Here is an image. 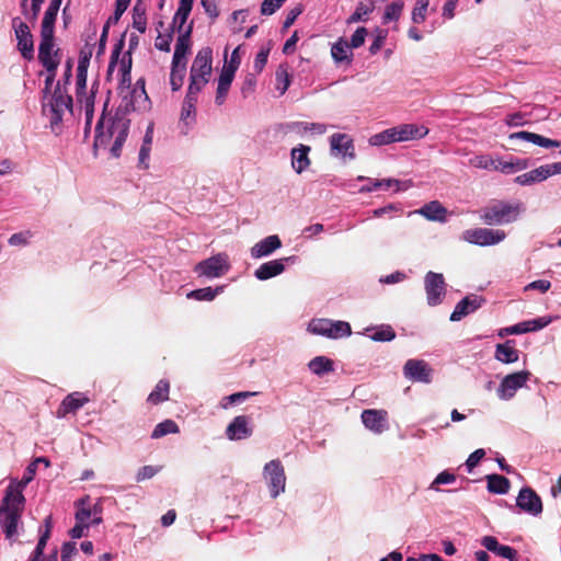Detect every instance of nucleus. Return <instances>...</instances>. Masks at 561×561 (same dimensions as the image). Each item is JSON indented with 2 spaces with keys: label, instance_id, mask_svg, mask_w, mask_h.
<instances>
[{
  "label": "nucleus",
  "instance_id": "f257e3e1",
  "mask_svg": "<svg viewBox=\"0 0 561 561\" xmlns=\"http://www.w3.org/2000/svg\"><path fill=\"white\" fill-rule=\"evenodd\" d=\"M130 121L124 116L116 114L113 117H100L95 126L94 152L102 148L108 150L111 157L119 158L123 145L125 144L129 133Z\"/></svg>",
  "mask_w": 561,
  "mask_h": 561
},
{
  "label": "nucleus",
  "instance_id": "f03ea898",
  "mask_svg": "<svg viewBox=\"0 0 561 561\" xmlns=\"http://www.w3.org/2000/svg\"><path fill=\"white\" fill-rule=\"evenodd\" d=\"M24 488L25 483L10 484L0 503V525L9 540L14 539L18 535V525L25 506Z\"/></svg>",
  "mask_w": 561,
  "mask_h": 561
},
{
  "label": "nucleus",
  "instance_id": "7ed1b4c3",
  "mask_svg": "<svg viewBox=\"0 0 561 561\" xmlns=\"http://www.w3.org/2000/svg\"><path fill=\"white\" fill-rule=\"evenodd\" d=\"M524 210L522 202L507 203L502 199H494L479 210V217L489 226L508 225L515 222Z\"/></svg>",
  "mask_w": 561,
  "mask_h": 561
},
{
  "label": "nucleus",
  "instance_id": "20e7f679",
  "mask_svg": "<svg viewBox=\"0 0 561 561\" xmlns=\"http://www.w3.org/2000/svg\"><path fill=\"white\" fill-rule=\"evenodd\" d=\"M66 111H72V98L62 90L58 81L48 103L43 104V113L49 118L50 125H58L62 121Z\"/></svg>",
  "mask_w": 561,
  "mask_h": 561
},
{
  "label": "nucleus",
  "instance_id": "39448f33",
  "mask_svg": "<svg viewBox=\"0 0 561 561\" xmlns=\"http://www.w3.org/2000/svg\"><path fill=\"white\" fill-rule=\"evenodd\" d=\"M264 479L266 480L272 497H277L285 491L286 476L279 459H274L264 466Z\"/></svg>",
  "mask_w": 561,
  "mask_h": 561
},
{
  "label": "nucleus",
  "instance_id": "423d86ee",
  "mask_svg": "<svg viewBox=\"0 0 561 561\" xmlns=\"http://www.w3.org/2000/svg\"><path fill=\"white\" fill-rule=\"evenodd\" d=\"M462 238L469 243L486 247L502 242L506 238V233L503 230L472 228L463 231Z\"/></svg>",
  "mask_w": 561,
  "mask_h": 561
},
{
  "label": "nucleus",
  "instance_id": "0eeeda50",
  "mask_svg": "<svg viewBox=\"0 0 561 561\" xmlns=\"http://www.w3.org/2000/svg\"><path fill=\"white\" fill-rule=\"evenodd\" d=\"M427 304L437 306L446 294V283L443 274L430 271L424 277Z\"/></svg>",
  "mask_w": 561,
  "mask_h": 561
},
{
  "label": "nucleus",
  "instance_id": "6e6552de",
  "mask_svg": "<svg viewBox=\"0 0 561 561\" xmlns=\"http://www.w3.org/2000/svg\"><path fill=\"white\" fill-rule=\"evenodd\" d=\"M530 375V371L522 370L505 376L502 379L496 391L499 398L502 400L512 399L515 396L516 391L526 385Z\"/></svg>",
  "mask_w": 561,
  "mask_h": 561
},
{
  "label": "nucleus",
  "instance_id": "1a4fd4ad",
  "mask_svg": "<svg viewBox=\"0 0 561 561\" xmlns=\"http://www.w3.org/2000/svg\"><path fill=\"white\" fill-rule=\"evenodd\" d=\"M12 25L18 39V49L26 60L34 58V41L28 25L19 18L12 20Z\"/></svg>",
  "mask_w": 561,
  "mask_h": 561
},
{
  "label": "nucleus",
  "instance_id": "9d476101",
  "mask_svg": "<svg viewBox=\"0 0 561 561\" xmlns=\"http://www.w3.org/2000/svg\"><path fill=\"white\" fill-rule=\"evenodd\" d=\"M229 268L230 264L228 262L227 255L220 253L199 262L195 267V272H197L199 275L214 278L225 275Z\"/></svg>",
  "mask_w": 561,
  "mask_h": 561
},
{
  "label": "nucleus",
  "instance_id": "9b49d317",
  "mask_svg": "<svg viewBox=\"0 0 561 561\" xmlns=\"http://www.w3.org/2000/svg\"><path fill=\"white\" fill-rule=\"evenodd\" d=\"M59 51L58 48L56 50H54V48H46L44 51L38 50V60L48 72L43 90L44 98L49 94L50 88L55 81L56 70L60 62Z\"/></svg>",
  "mask_w": 561,
  "mask_h": 561
},
{
  "label": "nucleus",
  "instance_id": "f8f14e48",
  "mask_svg": "<svg viewBox=\"0 0 561 561\" xmlns=\"http://www.w3.org/2000/svg\"><path fill=\"white\" fill-rule=\"evenodd\" d=\"M213 73V50L210 47L199 49L192 62L190 77L210 80Z\"/></svg>",
  "mask_w": 561,
  "mask_h": 561
},
{
  "label": "nucleus",
  "instance_id": "ddd939ff",
  "mask_svg": "<svg viewBox=\"0 0 561 561\" xmlns=\"http://www.w3.org/2000/svg\"><path fill=\"white\" fill-rule=\"evenodd\" d=\"M57 9L48 5L41 24V43L38 50L44 51L46 48H54L55 23L58 14Z\"/></svg>",
  "mask_w": 561,
  "mask_h": 561
},
{
  "label": "nucleus",
  "instance_id": "4468645a",
  "mask_svg": "<svg viewBox=\"0 0 561 561\" xmlns=\"http://www.w3.org/2000/svg\"><path fill=\"white\" fill-rule=\"evenodd\" d=\"M403 375L413 382L428 383L432 380V368L423 359H408L403 366Z\"/></svg>",
  "mask_w": 561,
  "mask_h": 561
},
{
  "label": "nucleus",
  "instance_id": "2eb2a0df",
  "mask_svg": "<svg viewBox=\"0 0 561 561\" xmlns=\"http://www.w3.org/2000/svg\"><path fill=\"white\" fill-rule=\"evenodd\" d=\"M516 505L525 513L538 516L542 513V502L540 496L529 486L520 489Z\"/></svg>",
  "mask_w": 561,
  "mask_h": 561
},
{
  "label": "nucleus",
  "instance_id": "dca6fc26",
  "mask_svg": "<svg viewBox=\"0 0 561 561\" xmlns=\"http://www.w3.org/2000/svg\"><path fill=\"white\" fill-rule=\"evenodd\" d=\"M362 421L368 430L381 434L388 428V412L386 410L367 409L362 412Z\"/></svg>",
  "mask_w": 561,
  "mask_h": 561
},
{
  "label": "nucleus",
  "instance_id": "f3484780",
  "mask_svg": "<svg viewBox=\"0 0 561 561\" xmlns=\"http://www.w3.org/2000/svg\"><path fill=\"white\" fill-rule=\"evenodd\" d=\"M250 417L247 415L236 416L226 428V435L230 440L244 439L252 435Z\"/></svg>",
  "mask_w": 561,
  "mask_h": 561
},
{
  "label": "nucleus",
  "instance_id": "a211bd4d",
  "mask_svg": "<svg viewBox=\"0 0 561 561\" xmlns=\"http://www.w3.org/2000/svg\"><path fill=\"white\" fill-rule=\"evenodd\" d=\"M193 25H190L181 33L176 39L172 64L186 65V55L191 49V34Z\"/></svg>",
  "mask_w": 561,
  "mask_h": 561
},
{
  "label": "nucleus",
  "instance_id": "6ab92c4d",
  "mask_svg": "<svg viewBox=\"0 0 561 561\" xmlns=\"http://www.w3.org/2000/svg\"><path fill=\"white\" fill-rule=\"evenodd\" d=\"M398 141H408L413 139H422L428 134V128L415 124H401L392 127Z\"/></svg>",
  "mask_w": 561,
  "mask_h": 561
},
{
  "label": "nucleus",
  "instance_id": "aec40b11",
  "mask_svg": "<svg viewBox=\"0 0 561 561\" xmlns=\"http://www.w3.org/2000/svg\"><path fill=\"white\" fill-rule=\"evenodd\" d=\"M483 299L478 296H467L461 299L455 307L450 314V321H459L463 317L479 309L482 305Z\"/></svg>",
  "mask_w": 561,
  "mask_h": 561
},
{
  "label": "nucleus",
  "instance_id": "412c9836",
  "mask_svg": "<svg viewBox=\"0 0 561 561\" xmlns=\"http://www.w3.org/2000/svg\"><path fill=\"white\" fill-rule=\"evenodd\" d=\"M282 247V241L277 234L268 236L251 248V256L260 259L272 254Z\"/></svg>",
  "mask_w": 561,
  "mask_h": 561
},
{
  "label": "nucleus",
  "instance_id": "4be33fe9",
  "mask_svg": "<svg viewBox=\"0 0 561 561\" xmlns=\"http://www.w3.org/2000/svg\"><path fill=\"white\" fill-rule=\"evenodd\" d=\"M286 261L288 257L265 262L255 270L254 276L260 280L275 277L285 271L284 262Z\"/></svg>",
  "mask_w": 561,
  "mask_h": 561
},
{
  "label": "nucleus",
  "instance_id": "5701e85b",
  "mask_svg": "<svg viewBox=\"0 0 561 561\" xmlns=\"http://www.w3.org/2000/svg\"><path fill=\"white\" fill-rule=\"evenodd\" d=\"M331 150L337 154L355 158L354 145L352 138L346 134H333L330 138Z\"/></svg>",
  "mask_w": 561,
  "mask_h": 561
},
{
  "label": "nucleus",
  "instance_id": "b1692460",
  "mask_svg": "<svg viewBox=\"0 0 561 561\" xmlns=\"http://www.w3.org/2000/svg\"><path fill=\"white\" fill-rule=\"evenodd\" d=\"M310 150L311 148L309 146L302 144L291 149V165L298 174L309 168L311 163L309 159Z\"/></svg>",
  "mask_w": 561,
  "mask_h": 561
},
{
  "label": "nucleus",
  "instance_id": "393cba45",
  "mask_svg": "<svg viewBox=\"0 0 561 561\" xmlns=\"http://www.w3.org/2000/svg\"><path fill=\"white\" fill-rule=\"evenodd\" d=\"M510 138L526 140V141H529L534 145H537V146H540L543 148H550V147L558 148L561 146V142L558 140H553V139L543 137L539 134H535V133L526 131V130L514 133L510 136Z\"/></svg>",
  "mask_w": 561,
  "mask_h": 561
},
{
  "label": "nucleus",
  "instance_id": "a878e982",
  "mask_svg": "<svg viewBox=\"0 0 561 561\" xmlns=\"http://www.w3.org/2000/svg\"><path fill=\"white\" fill-rule=\"evenodd\" d=\"M412 185V182L409 181H399L396 179H383V180H369V184L365 185L360 188V192H373L378 188L388 190L389 187L396 186V191L407 190Z\"/></svg>",
  "mask_w": 561,
  "mask_h": 561
},
{
  "label": "nucleus",
  "instance_id": "bb28decb",
  "mask_svg": "<svg viewBox=\"0 0 561 561\" xmlns=\"http://www.w3.org/2000/svg\"><path fill=\"white\" fill-rule=\"evenodd\" d=\"M416 213L428 220L443 222L446 220L447 209L438 201H432L416 210Z\"/></svg>",
  "mask_w": 561,
  "mask_h": 561
},
{
  "label": "nucleus",
  "instance_id": "cd10ccee",
  "mask_svg": "<svg viewBox=\"0 0 561 561\" xmlns=\"http://www.w3.org/2000/svg\"><path fill=\"white\" fill-rule=\"evenodd\" d=\"M331 56L336 64L351 65L353 53L348 45V42L343 37H340L331 47Z\"/></svg>",
  "mask_w": 561,
  "mask_h": 561
},
{
  "label": "nucleus",
  "instance_id": "c85d7f7f",
  "mask_svg": "<svg viewBox=\"0 0 561 561\" xmlns=\"http://www.w3.org/2000/svg\"><path fill=\"white\" fill-rule=\"evenodd\" d=\"M234 75L232 69H222L218 78V87L216 91L215 102L217 105H221L229 92L230 85L233 81Z\"/></svg>",
  "mask_w": 561,
  "mask_h": 561
},
{
  "label": "nucleus",
  "instance_id": "c756f323",
  "mask_svg": "<svg viewBox=\"0 0 561 561\" xmlns=\"http://www.w3.org/2000/svg\"><path fill=\"white\" fill-rule=\"evenodd\" d=\"M495 358L504 364H512L518 360V351L515 348V342L507 340L503 344H497L495 348Z\"/></svg>",
  "mask_w": 561,
  "mask_h": 561
},
{
  "label": "nucleus",
  "instance_id": "7c9ffc66",
  "mask_svg": "<svg viewBox=\"0 0 561 561\" xmlns=\"http://www.w3.org/2000/svg\"><path fill=\"white\" fill-rule=\"evenodd\" d=\"M88 402V398L83 397L79 392H75L68 394L61 402L60 408L58 410L59 415H65L67 413H76L83 404Z\"/></svg>",
  "mask_w": 561,
  "mask_h": 561
},
{
  "label": "nucleus",
  "instance_id": "2f4dec72",
  "mask_svg": "<svg viewBox=\"0 0 561 561\" xmlns=\"http://www.w3.org/2000/svg\"><path fill=\"white\" fill-rule=\"evenodd\" d=\"M549 170L545 165H540L529 172L516 176L515 182L519 185H531L537 182H542L549 178Z\"/></svg>",
  "mask_w": 561,
  "mask_h": 561
},
{
  "label": "nucleus",
  "instance_id": "473e14b6",
  "mask_svg": "<svg viewBox=\"0 0 561 561\" xmlns=\"http://www.w3.org/2000/svg\"><path fill=\"white\" fill-rule=\"evenodd\" d=\"M488 491L494 494H506L510 490V480L496 473L486 476Z\"/></svg>",
  "mask_w": 561,
  "mask_h": 561
},
{
  "label": "nucleus",
  "instance_id": "72a5a7b5",
  "mask_svg": "<svg viewBox=\"0 0 561 561\" xmlns=\"http://www.w3.org/2000/svg\"><path fill=\"white\" fill-rule=\"evenodd\" d=\"M130 70H131V57L130 53H128V59L126 57H123L121 61V68L119 71L122 72V79L118 84V93L123 95L125 92L128 93L131 84V77H130Z\"/></svg>",
  "mask_w": 561,
  "mask_h": 561
},
{
  "label": "nucleus",
  "instance_id": "f704fd0d",
  "mask_svg": "<svg viewBox=\"0 0 561 561\" xmlns=\"http://www.w3.org/2000/svg\"><path fill=\"white\" fill-rule=\"evenodd\" d=\"M309 369L318 376L331 373L334 370L333 360L325 356H317L308 364Z\"/></svg>",
  "mask_w": 561,
  "mask_h": 561
},
{
  "label": "nucleus",
  "instance_id": "c9c22d12",
  "mask_svg": "<svg viewBox=\"0 0 561 561\" xmlns=\"http://www.w3.org/2000/svg\"><path fill=\"white\" fill-rule=\"evenodd\" d=\"M170 383L168 380L161 379L156 385L154 390L148 396V402L159 404L169 399Z\"/></svg>",
  "mask_w": 561,
  "mask_h": 561
},
{
  "label": "nucleus",
  "instance_id": "e433bc0d",
  "mask_svg": "<svg viewBox=\"0 0 561 561\" xmlns=\"http://www.w3.org/2000/svg\"><path fill=\"white\" fill-rule=\"evenodd\" d=\"M186 76V65L171 64L170 84L172 91H179Z\"/></svg>",
  "mask_w": 561,
  "mask_h": 561
},
{
  "label": "nucleus",
  "instance_id": "4c0bfd02",
  "mask_svg": "<svg viewBox=\"0 0 561 561\" xmlns=\"http://www.w3.org/2000/svg\"><path fill=\"white\" fill-rule=\"evenodd\" d=\"M179 432V425L173 420H164L156 425L151 433V438L158 439L168 434H178Z\"/></svg>",
  "mask_w": 561,
  "mask_h": 561
},
{
  "label": "nucleus",
  "instance_id": "58836bf2",
  "mask_svg": "<svg viewBox=\"0 0 561 561\" xmlns=\"http://www.w3.org/2000/svg\"><path fill=\"white\" fill-rule=\"evenodd\" d=\"M196 103L197 98L187 94L185 95L181 110V121L188 124L190 119H194L196 114Z\"/></svg>",
  "mask_w": 561,
  "mask_h": 561
},
{
  "label": "nucleus",
  "instance_id": "ea45409f",
  "mask_svg": "<svg viewBox=\"0 0 561 561\" xmlns=\"http://www.w3.org/2000/svg\"><path fill=\"white\" fill-rule=\"evenodd\" d=\"M224 287H216L213 289L211 287H205L192 290L187 294V298L196 299V300H207L211 301L215 297L221 293Z\"/></svg>",
  "mask_w": 561,
  "mask_h": 561
},
{
  "label": "nucleus",
  "instance_id": "a19ab883",
  "mask_svg": "<svg viewBox=\"0 0 561 561\" xmlns=\"http://www.w3.org/2000/svg\"><path fill=\"white\" fill-rule=\"evenodd\" d=\"M331 320L328 319H314L309 323L308 330L318 335L330 337L331 334Z\"/></svg>",
  "mask_w": 561,
  "mask_h": 561
},
{
  "label": "nucleus",
  "instance_id": "79ce46f5",
  "mask_svg": "<svg viewBox=\"0 0 561 561\" xmlns=\"http://www.w3.org/2000/svg\"><path fill=\"white\" fill-rule=\"evenodd\" d=\"M391 142H397L393 128H388L381 133L375 134L369 138L371 146H382Z\"/></svg>",
  "mask_w": 561,
  "mask_h": 561
},
{
  "label": "nucleus",
  "instance_id": "37998d69",
  "mask_svg": "<svg viewBox=\"0 0 561 561\" xmlns=\"http://www.w3.org/2000/svg\"><path fill=\"white\" fill-rule=\"evenodd\" d=\"M369 337L377 342H389L396 337V332L391 325H381L377 328Z\"/></svg>",
  "mask_w": 561,
  "mask_h": 561
},
{
  "label": "nucleus",
  "instance_id": "c03bdc74",
  "mask_svg": "<svg viewBox=\"0 0 561 561\" xmlns=\"http://www.w3.org/2000/svg\"><path fill=\"white\" fill-rule=\"evenodd\" d=\"M374 10L373 2L364 3L359 2L354 11V13L347 19V23H356L358 21H365V16L368 15Z\"/></svg>",
  "mask_w": 561,
  "mask_h": 561
},
{
  "label": "nucleus",
  "instance_id": "a18cd8bd",
  "mask_svg": "<svg viewBox=\"0 0 561 561\" xmlns=\"http://www.w3.org/2000/svg\"><path fill=\"white\" fill-rule=\"evenodd\" d=\"M331 339H340L343 336H348L352 333V329L348 322L344 321H332L331 320Z\"/></svg>",
  "mask_w": 561,
  "mask_h": 561
},
{
  "label": "nucleus",
  "instance_id": "49530a36",
  "mask_svg": "<svg viewBox=\"0 0 561 561\" xmlns=\"http://www.w3.org/2000/svg\"><path fill=\"white\" fill-rule=\"evenodd\" d=\"M403 10V2L402 1H394L387 5L385 13H383V24L389 23L392 20H398L402 13Z\"/></svg>",
  "mask_w": 561,
  "mask_h": 561
},
{
  "label": "nucleus",
  "instance_id": "de8ad7c7",
  "mask_svg": "<svg viewBox=\"0 0 561 561\" xmlns=\"http://www.w3.org/2000/svg\"><path fill=\"white\" fill-rule=\"evenodd\" d=\"M275 76L277 89L279 90L280 94H284L290 84V76L288 73L287 67L280 65L277 68Z\"/></svg>",
  "mask_w": 561,
  "mask_h": 561
},
{
  "label": "nucleus",
  "instance_id": "09e8293b",
  "mask_svg": "<svg viewBox=\"0 0 561 561\" xmlns=\"http://www.w3.org/2000/svg\"><path fill=\"white\" fill-rule=\"evenodd\" d=\"M428 7V0H419L412 11V21L416 24H421L426 19V11Z\"/></svg>",
  "mask_w": 561,
  "mask_h": 561
},
{
  "label": "nucleus",
  "instance_id": "8fccbe9b",
  "mask_svg": "<svg viewBox=\"0 0 561 561\" xmlns=\"http://www.w3.org/2000/svg\"><path fill=\"white\" fill-rule=\"evenodd\" d=\"M95 84L92 85V89ZM93 106H94V91H91V94L85 96L84 100V108H85V127L84 131L88 133L91 128L92 118H93Z\"/></svg>",
  "mask_w": 561,
  "mask_h": 561
},
{
  "label": "nucleus",
  "instance_id": "3c124183",
  "mask_svg": "<svg viewBox=\"0 0 561 561\" xmlns=\"http://www.w3.org/2000/svg\"><path fill=\"white\" fill-rule=\"evenodd\" d=\"M188 79H190V83L187 87L186 94L191 95V96H195V98L198 96V93L209 82V80L203 79V78L190 77Z\"/></svg>",
  "mask_w": 561,
  "mask_h": 561
},
{
  "label": "nucleus",
  "instance_id": "603ef678",
  "mask_svg": "<svg viewBox=\"0 0 561 561\" xmlns=\"http://www.w3.org/2000/svg\"><path fill=\"white\" fill-rule=\"evenodd\" d=\"M91 57L92 47H84L80 50L77 72L88 73Z\"/></svg>",
  "mask_w": 561,
  "mask_h": 561
},
{
  "label": "nucleus",
  "instance_id": "864d4df0",
  "mask_svg": "<svg viewBox=\"0 0 561 561\" xmlns=\"http://www.w3.org/2000/svg\"><path fill=\"white\" fill-rule=\"evenodd\" d=\"M124 45H125V33L122 35L121 39L115 44V47L112 51L111 60H110L108 68H107V77H110L112 75V71L114 70V68L117 64L119 54H121L122 49L124 48Z\"/></svg>",
  "mask_w": 561,
  "mask_h": 561
},
{
  "label": "nucleus",
  "instance_id": "5fc2aeb1",
  "mask_svg": "<svg viewBox=\"0 0 561 561\" xmlns=\"http://www.w3.org/2000/svg\"><path fill=\"white\" fill-rule=\"evenodd\" d=\"M127 94L130 95L129 102L126 104V107H131V110L145 108L149 101H145L144 96L139 95L137 88H133Z\"/></svg>",
  "mask_w": 561,
  "mask_h": 561
},
{
  "label": "nucleus",
  "instance_id": "6e6d98bb",
  "mask_svg": "<svg viewBox=\"0 0 561 561\" xmlns=\"http://www.w3.org/2000/svg\"><path fill=\"white\" fill-rule=\"evenodd\" d=\"M456 481V476L449 471H443L440 473L437 474V477L434 479V481L432 482L431 484V489L432 490H435V491H438V486L439 484H448V483H453Z\"/></svg>",
  "mask_w": 561,
  "mask_h": 561
},
{
  "label": "nucleus",
  "instance_id": "4d7b16f0",
  "mask_svg": "<svg viewBox=\"0 0 561 561\" xmlns=\"http://www.w3.org/2000/svg\"><path fill=\"white\" fill-rule=\"evenodd\" d=\"M286 0H264L261 4V14L272 15Z\"/></svg>",
  "mask_w": 561,
  "mask_h": 561
},
{
  "label": "nucleus",
  "instance_id": "13d9d810",
  "mask_svg": "<svg viewBox=\"0 0 561 561\" xmlns=\"http://www.w3.org/2000/svg\"><path fill=\"white\" fill-rule=\"evenodd\" d=\"M368 34L366 27H358L351 37V42L348 43L351 48H358L365 43V38Z\"/></svg>",
  "mask_w": 561,
  "mask_h": 561
},
{
  "label": "nucleus",
  "instance_id": "bf43d9fd",
  "mask_svg": "<svg viewBox=\"0 0 561 561\" xmlns=\"http://www.w3.org/2000/svg\"><path fill=\"white\" fill-rule=\"evenodd\" d=\"M270 50L271 48H262L255 59H254V64H253V68L255 70L256 73H260L262 72V70L264 69L266 62H267V58H268V55H270Z\"/></svg>",
  "mask_w": 561,
  "mask_h": 561
},
{
  "label": "nucleus",
  "instance_id": "052dcab7",
  "mask_svg": "<svg viewBox=\"0 0 561 561\" xmlns=\"http://www.w3.org/2000/svg\"><path fill=\"white\" fill-rule=\"evenodd\" d=\"M255 394H256V392H250V391H241V392L232 393V394L224 398V401H227V403H221V407L226 409L228 407V404H233V403L240 402V401L245 400Z\"/></svg>",
  "mask_w": 561,
  "mask_h": 561
},
{
  "label": "nucleus",
  "instance_id": "680f3d73",
  "mask_svg": "<svg viewBox=\"0 0 561 561\" xmlns=\"http://www.w3.org/2000/svg\"><path fill=\"white\" fill-rule=\"evenodd\" d=\"M160 468L153 467V466H144L141 467L137 474H136V481L140 482L144 480L151 479L153 476H156L159 472Z\"/></svg>",
  "mask_w": 561,
  "mask_h": 561
},
{
  "label": "nucleus",
  "instance_id": "e2e57ef3",
  "mask_svg": "<svg viewBox=\"0 0 561 561\" xmlns=\"http://www.w3.org/2000/svg\"><path fill=\"white\" fill-rule=\"evenodd\" d=\"M529 329L526 325V321L519 322L515 325L504 328L500 331V336H504L507 334H523L528 333Z\"/></svg>",
  "mask_w": 561,
  "mask_h": 561
},
{
  "label": "nucleus",
  "instance_id": "0e129e2a",
  "mask_svg": "<svg viewBox=\"0 0 561 561\" xmlns=\"http://www.w3.org/2000/svg\"><path fill=\"white\" fill-rule=\"evenodd\" d=\"M201 4L204 8L206 14L215 21L219 15L216 0H201Z\"/></svg>",
  "mask_w": 561,
  "mask_h": 561
},
{
  "label": "nucleus",
  "instance_id": "69168bd1",
  "mask_svg": "<svg viewBox=\"0 0 561 561\" xmlns=\"http://www.w3.org/2000/svg\"><path fill=\"white\" fill-rule=\"evenodd\" d=\"M550 322V318L541 317L526 321V325L529 329V332H535L546 328Z\"/></svg>",
  "mask_w": 561,
  "mask_h": 561
},
{
  "label": "nucleus",
  "instance_id": "338daca9",
  "mask_svg": "<svg viewBox=\"0 0 561 561\" xmlns=\"http://www.w3.org/2000/svg\"><path fill=\"white\" fill-rule=\"evenodd\" d=\"M485 456L484 449L480 448L474 450L470 456L468 457L466 461V466L469 472L472 471V469L479 463V461Z\"/></svg>",
  "mask_w": 561,
  "mask_h": 561
},
{
  "label": "nucleus",
  "instance_id": "774afa93",
  "mask_svg": "<svg viewBox=\"0 0 561 561\" xmlns=\"http://www.w3.org/2000/svg\"><path fill=\"white\" fill-rule=\"evenodd\" d=\"M77 552V545L72 541H67L61 547V561H70L72 556Z\"/></svg>",
  "mask_w": 561,
  "mask_h": 561
}]
</instances>
